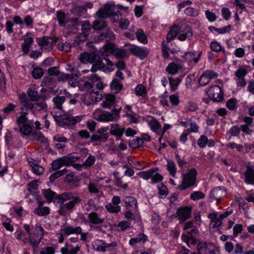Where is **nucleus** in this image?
<instances>
[{"instance_id":"nucleus-63","label":"nucleus","mask_w":254,"mask_h":254,"mask_svg":"<svg viewBox=\"0 0 254 254\" xmlns=\"http://www.w3.org/2000/svg\"><path fill=\"white\" fill-rule=\"evenodd\" d=\"M167 189L165 186L163 185L159 188V197L163 198L167 196Z\"/></svg>"},{"instance_id":"nucleus-33","label":"nucleus","mask_w":254,"mask_h":254,"mask_svg":"<svg viewBox=\"0 0 254 254\" xmlns=\"http://www.w3.org/2000/svg\"><path fill=\"white\" fill-rule=\"evenodd\" d=\"M34 213L39 216H46L49 214L50 209L47 206H38L34 209Z\"/></svg>"},{"instance_id":"nucleus-39","label":"nucleus","mask_w":254,"mask_h":254,"mask_svg":"<svg viewBox=\"0 0 254 254\" xmlns=\"http://www.w3.org/2000/svg\"><path fill=\"white\" fill-rule=\"evenodd\" d=\"M156 171L155 169H150L146 172H139L137 175L144 180H148L153 175Z\"/></svg>"},{"instance_id":"nucleus-38","label":"nucleus","mask_w":254,"mask_h":254,"mask_svg":"<svg viewBox=\"0 0 254 254\" xmlns=\"http://www.w3.org/2000/svg\"><path fill=\"white\" fill-rule=\"evenodd\" d=\"M111 88L116 93L119 92L123 88V85L121 84L118 79H114L111 84Z\"/></svg>"},{"instance_id":"nucleus-34","label":"nucleus","mask_w":254,"mask_h":254,"mask_svg":"<svg viewBox=\"0 0 254 254\" xmlns=\"http://www.w3.org/2000/svg\"><path fill=\"white\" fill-rule=\"evenodd\" d=\"M167 168L168 171L169 172V174L172 177H174L176 173V168L175 163L172 160H168Z\"/></svg>"},{"instance_id":"nucleus-61","label":"nucleus","mask_w":254,"mask_h":254,"mask_svg":"<svg viewBox=\"0 0 254 254\" xmlns=\"http://www.w3.org/2000/svg\"><path fill=\"white\" fill-rule=\"evenodd\" d=\"M177 35V31L173 29H171L168 33L166 39L168 42L174 39Z\"/></svg>"},{"instance_id":"nucleus-47","label":"nucleus","mask_w":254,"mask_h":254,"mask_svg":"<svg viewBox=\"0 0 254 254\" xmlns=\"http://www.w3.org/2000/svg\"><path fill=\"white\" fill-rule=\"evenodd\" d=\"M230 28L231 26L230 25H228L222 28H217L214 26H209L208 29L211 31L215 30L219 34H224L226 33L227 32H229L230 29Z\"/></svg>"},{"instance_id":"nucleus-44","label":"nucleus","mask_w":254,"mask_h":254,"mask_svg":"<svg viewBox=\"0 0 254 254\" xmlns=\"http://www.w3.org/2000/svg\"><path fill=\"white\" fill-rule=\"evenodd\" d=\"M44 74V70L41 67L34 68L32 70V76L35 79L41 78Z\"/></svg>"},{"instance_id":"nucleus-4","label":"nucleus","mask_w":254,"mask_h":254,"mask_svg":"<svg viewBox=\"0 0 254 254\" xmlns=\"http://www.w3.org/2000/svg\"><path fill=\"white\" fill-rule=\"evenodd\" d=\"M115 6L114 4L106 3L103 6L100 7L94 14V17L98 19H105L110 17L112 16H118L120 14V11H115Z\"/></svg>"},{"instance_id":"nucleus-24","label":"nucleus","mask_w":254,"mask_h":254,"mask_svg":"<svg viewBox=\"0 0 254 254\" xmlns=\"http://www.w3.org/2000/svg\"><path fill=\"white\" fill-rule=\"evenodd\" d=\"M105 66V63L103 62L101 58H98V59H96V61L93 63L91 68V71L95 72L104 68Z\"/></svg>"},{"instance_id":"nucleus-1","label":"nucleus","mask_w":254,"mask_h":254,"mask_svg":"<svg viewBox=\"0 0 254 254\" xmlns=\"http://www.w3.org/2000/svg\"><path fill=\"white\" fill-rule=\"evenodd\" d=\"M42 192L48 202H53L60 205L58 213L61 216L70 213L75 205L81 202V198L75 192L66 191L57 194L50 189L43 190Z\"/></svg>"},{"instance_id":"nucleus-57","label":"nucleus","mask_w":254,"mask_h":254,"mask_svg":"<svg viewBox=\"0 0 254 254\" xmlns=\"http://www.w3.org/2000/svg\"><path fill=\"white\" fill-rule=\"evenodd\" d=\"M99 91H94L93 90L90 94V98L92 99V101L97 102L100 101L101 98V95H99Z\"/></svg>"},{"instance_id":"nucleus-51","label":"nucleus","mask_w":254,"mask_h":254,"mask_svg":"<svg viewBox=\"0 0 254 254\" xmlns=\"http://www.w3.org/2000/svg\"><path fill=\"white\" fill-rule=\"evenodd\" d=\"M205 197L204 194L200 191H194L190 195V199L193 200H196L199 199L203 198Z\"/></svg>"},{"instance_id":"nucleus-46","label":"nucleus","mask_w":254,"mask_h":254,"mask_svg":"<svg viewBox=\"0 0 254 254\" xmlns=\"http://www.w3.org/2000/svg\"><path fill=\"white\" fill-rule=\"evenodd\" d=\"M166 70L169 73L174 74L178 72V65L174 63H171L169 64Z\"/></svg>"},{"instance_id":"nucleus-23","label":"nucleus","mask_w":254,"mask_h":254,"mask_svg":"<svg viewBox=\"0 0 254 254\" xmlns=\"http://www.w3.org/2000/svg\"><path fill=\"white\" fill-rule=\"evenodd\" d=\"M245 182L250 184H254V170L250 167H247V171L244 173Z\"/></svg>"},{"instance_id":"nucleus-15","label":"nucleus","mask_w":254,"mask_h":254,"mask_svg":"<svg viewBox=\"0 0 254 254\" xmlns=\"http://www.w3.org/2000/svg\"><path fill=\"white\" fill-rule=\"evenodd\" d=\"M177 214L179 220L184 222L190 217L191 209L188 207L180 208L177 210Z\"/></svg>"},{"instance_id":"nucleus-41","label":"nucleus","mask_w":254,"mask_h":254,"mask_svg":"<svg viewBox=\"0 0 254 254\" xmlns=\"http://www.w3.org/2000/svg\"><path fill=\"white\" fill-rule=\"evenodd\" d=\"M32 127L28 124H24L22 126L19 127L20 132L24 135H28L32 132Z\"/></svg>"},{"instance_id":"nucleus-62","label":"nucleus","mask_w":254,"mask_h":254,"mask_svg":"<svg viewBox=\"0 0 254 254\" xmlns=\"http://www.w3.org/2000/svg\"><path fill=\"white\" fill-rule=\"evenodd\" d=\"M52 168L54 170H57L61 168L63 166V164L60 158L53 161L52 163Z\"/></svg>"},{"instance_id":"nucleus-6","label":"nucleus","mask_w":254,"mask_h":254,"mask_svg":"<svg viewBox=\"0 0 254 254\" xmlns=\"http://www.w3.org/2000/svg\"><path fill=\"white\" fill-rule=\"evenodd\" d=\"M115 6L114 4L106 3L103 6L100 7L94 14V17L98 19H105L110 17L112 16H118L120 14V11H115Z\"/></svg>"},{"instance_id":"nucleus-56","label":"nucleus","mask_w":254,"mask_h":254,"mask_svg":"<svg viewBox=\"0 0 254 254\" xmlns=\"http://www.w3.org/2000/svg\"><path fill=\"white\" fill-rule=\"evenodd\" d=\"M182 57L186 62H190L192 60L194 61V59H195L194 54L191 52H186Z\"/></svg>"},{"instance_id":"nucleus-2","label":"nucleus","mask_w":254,"mask_h":254,"mask_svg":"<svg viewBox=\"0 0 254 254\" xmlns=\"http://www.w3.org/2000/svg\"><path fill=\"white\" fill-rule=\"evenodd\" d=\"M53 117L59 126L68 127H70L80 122L82 119V116H79L73 117L70 115L62 116L54 115Z\"/></svg>"},{"instance_id":"nucleus-5","label":"nucleus","mask_w":254,"mask_h":254,"mask_svg":"<svg viewBox=\"0 0 254 254\" xmlns=\"http://www.w3.org/2000/svg\"><path fill=\"white\" fill-rule=\"evenodd\" d=\"M115 6L114 4L106 3L103 6L100 7L94 14V17L98 19H105L110 17L112 16H118L120 14V11H115Z\"/></svg>"},{"instance_id":"nucleus-43","label":"nucleus","mask_w":254,"mask_h":254,"mask_svg":"<svg viewBox=\"0 0 254 254\" xmlns=\"http://www.w3.org/2000/svg\"><path fill=\"white\" fill-rule=\"evenodd\" d=\"M136 37L137 38V40L143 43H146L147 42V38L143 30L141 29H138L135 33Z\"/></svg>"},{"instance_id":"nucleus-37","label":"nucleus","mask_w":254,"mask_h":254,"mask_svg":"<svg viewBox=\"0 0 254 254\" xmlns=\"http://www.w3.org/2000/svg\"><path fill=\"white\" fill-rule=\"evenodd\" d=\"M142 145L143 140L139 137H136L135 139H132L129 142V146L131 148H137Z\"/></svg>"},{"instance_id":"nucleus-48","label":"nucleus","mask_w":254,"mask_h":254,"mask_svg":"<svg viewBox=\"0 0 254 254\" xmlns=\"http://www.w3.org/2000/svg\"><path fill=\"white\" fill-rule=\"evenodd\" d=\"M169 81L172 90L175 91L177 89L179 83H180L181 79L179 78H173L172 77H170L169 78Z\"/></svg>"},{"instance_id":"nucleus-11","label":"nucleus","mask_w":254,"mask_h":254,"mask_svg":"<svg viewBox=\"0 0 254 254\" xmlns=\"http://www.w3.org/2000/svg\"><path fill=\"white\" fill-rule=\"evenodd\" d=\"M96 41L98 42L105 40L109 43L110 41L113 40L116 38L115 34L109 28L105 29V30L100 33L97 36Z\"/></svg>"},{"instance_id":"nucleus-53","label":"nucleus","mask_w":254,"mask_h":254,"mask_svg":"<svg viewBox=\"0 0 254 254\" xmlns=\"http://www.w3.org/2000/svg\"><path fill=\"white\" fill-rule=\"evenodd\" d=\"M135 92L137 95L143 96L146 94V89L142 84H139L135 89Z\"/></svg>"},{"instance_id":"nucleus-31","label":"nucleus","mask_w":254,"mask_h":254,"mask_svg":"<svg viewBox=\"0 0 254 254\" xmlns=\"http://www.w3.org/2000/svg\"><path fill=\"white\" fill-rule=\"evenodd\" d=\"M56 40H54L51 37H43L42 39H40L38 41V44L40 46H51L54 43L56 42Z\"/></svg>"},{"instance_id":"nucleus-7","label":"nucleus","mask_w":254,"mask_h":254,"mask_svg":"<svg viewBox=\"0 0 254 254\" xmlns=\"http://www.w3.org/2000/svg\"><path fill=\"white\" fill-rule=\"evenodd\" d=\"M196 170L194 168L191 169L189 173L184 175L182 184L179 185L178 188L181 190H184L194 185L196 182Z\"/></svg>"},{"instance_id":"nucleus-60","label":"nucleus","mask_w":254,"mask_h":254,"mask_svg":"<svg viewBox=\"0 0 254 254\" xmlns=\"http://www.w3.org/2000/svg\"><path fill=\"white\" fill-rule=\"evenodd\" d=\"M207 141L208 139L206 136L201 135L197 141V144L200 148H203L205 146Z\"/></svg>"},{"instance_id":"nucleus-22","label":"nucleus","mask_w":254,"mask_h":254,"mask_svg":"<svg viewBox=\"0 0 254 254\" xmlns=\"http://www.w3.org/2000/svg\"><path fill=\"white\" fill-rule=\"evenodd\" d=\"M108 138V134H101L96 131V133L90 137V142H105Z\"/></svg>"},{"instance_id":"nucleus-27","label":"nucleus","mask_w":254,"mask_h":254,"mask_svg":"<svg viewBox=\"0 0 254 254\" xmlns=\"http://www.w3.org/2000/svg\"><path fill=\"white\" fill-rule=\"evenodd\" d=\"M88 218L89 221L94 224H101L104 221V219L100 218L96 212H91L89 213Z\"/></svg>"},{"instance_id":"nucleus-17","label":"nucleus","mask_w":254,"mask_h":254,"mask_svg":"<svg viewBox=\"0 0 254 254\" xmlns=\"http://www.w3.org/2000/svg\"><path fill=\"white\" fill-rule=\"evenodd\" d=\"M92 27L95 31H101L107 27V22L103 19L94 20L92 24Z\"/></svg>"},{"instance_id":"nucleus-10","label":"nucleus","mask_w":254,"mask_h":254,"mask_svg":"<svg viewBox=\"0 0 254 254\" xmlns=\"http://www.w3.org/2000/svg\"><path fill=\"white\" fill-rule=\"evenodd\" d=\"M121 109V108L119 109H114L111 113L100 115L98 117V120L101 122L113 121L118 120L119 118V112Z\"/></svg>"},{"instance_id":"nucleus-14","label":"nucleus","mask_w":254,"mask_h":254,"mask_svg":"<svg viewBox=\"0 0 254 254\" xmlns=\"http://www.w3.org/2000/svg\"><path fill=\"white\" fill-rule=\"evenodd\" d=\"M105 50L106 51L113 50L114 56L117 58L123 59L126 56V52L125 50L121 49H113V45L111 43L106 44L104 47Z\"/></svg>"},{"instance_id":"nucleus-52","label":"nucleus","mask_w":254,"mask_h":254,"mask_svg":"<svg viewBox=\"0 0 254 254\" xmlns=\"http://www.w3.org/2000/svg\"><path fill=\"white\" fill-rule=\"evenodd\" d=\"M210 81V78H209V77H207L205 74V72H204L203 74L201 75L199 79L198 83L200 85L204 86L208 84Z\"/></svg>"},{"instance_id":"nucleus-35","label":"nucleus","mask_w":254,"mask_h":254,"mask_svg":"<svg viewBox=\"0 0 254 254\" xmlns=\"http://www.w3.org/2000/svg\"><path fill=\"white\" fill-rule=\"evenodd\" d=\"M56 15L59 25L62 27L66 25L65 21V14L64 12L62 11H58L56 13Z\"/></svg>"},{"instance_id":"nucleus-36","label":"nucleus","mask_w":254,"mask_h":254,"mask_svg":"<svg viewBox=\"0 0 254 254\" xmlns=\"http://www.w3.org/2000/svg\"><path fill=\"white\" fill-rule=\"evenodd\" d=\"M67 172L66 169H64L62 170L57 171L55 173L52 174L49 178L51 182H53L55 180L57 179L59 177L63 176Z\"/></svg>"},{"instance_id":"nucleus-8","label":"nucleus","mask_w":254,"mask_h":254,"mask_svg":"<svg viewBox=\"0 0 254 254\" xmlns=\"http://www.w3.org/2000/svg\"><path fill=\"white\" fill-rule=\"evenodd\" d=\"M45 231L40 225L36 224L33 236L29 237L30 243L33 247H37L43 238Z\"/></svg>"},{"instance_id":"nucleus-16","label":"nucleus","mask_w":254,"mask_h":254,"mask_svg":"<svg viewBox=\"0 0 254 254\" xmlns=\"http://www.w3.org/2000/svg\"><path fill=\"white\" fill-rule=\"evenodd\" d=\"M150 120H147L148 125L152 131L160 135L161 131V126L159 122L153 117H149Z\"/></svg>"},{"instance_id":"nucleus-50","label":"nucleus","mask_w":254,"mask_h":254,"mask_svg":"<svg viewBox=\"0 0 254 254\" xmlns=\"http://www.w3.org/2000/svg\"><path fill=\"white\" fill-rule=\"evenodd\" d=\"M107 210L112 213H118L121 210V207L119 205H114V204L109 203L106 205Z\"/></svg>"},{"instance_id":"nucleus-42","label":"nucleus","mask_w":254,"mask_h":254,"mask_svg":"<svg viewBox=\"0 0 254 254\" xmlns=\"http://www.w3.org/2000/svg\"><path fill=\"white\" fill-rule=\"evenodd\" d=\"M27 113L24 112H21L20 113V116L17 119L16 123L19 127L23 126L27 122L28 118L26 117Z\"/></svg>"},{"instance_id":"nucleus-3","label":"nucleus","mask_w":254,"mask_h":254,"mask_svg":"<svg viewBox=\"0 0 254 254\" xmlns=\"http://www.w3.org/2000/svg\"><path fill=\"white\" fill-rule=\"evenodd\" d=\"M115 6L114 4L106 3L103 6L100 7L94 14V17L98 19H105L110 17L112 16H118L120 14V11H115Z\"/></svg>"},{"instance_id":"nucleus-49","label":"nucleus","mask_w":254,"mask_h":254,"mask_svg":"<svg viewBox=\"0 0 254 254\" xmlns=\"http://www.w3.org/2000/svg\"><path fill=\"white\" fill-rule=\"evenodd\" d=\"M28 95L32 101H37L40 98L38 92L34 89H29Z\"/></svg>"},{"instance_id":"nucleus-64","label":"nucleus","mask_w":254,"mask_h":254,"mask_svg":"<svg viewBox=\"0 0 254 254\" xmlns=\"http://www.w3.org/2000/svg\"><path fill=\"white\" fill-rule=\"evenodd\" d=\"M55 249L53 247H47L40 252V254H54Z\"/></svg>"},{"instance_id":"nucleus-20","label":"nucleus","mask_w":254,"mask_h":254,"mask_svg":"<svg viewBox=\"0 0 254 254\" xmlns=\"http://www.w3.org/2000/svg\"><path fill=\"white\" fill-rule=\"evenodd\" d=\"M79 250L78 246L73 248L71 245L66 244L65 247L61 249V251L62 254H76Z\"/></svg>"},{"instance_id":"nucleus-40","label":"nucleus","mask_w":254,"mask_h":254,"mask_svg":"<svg viewBox=\"0 0 254 254\" xmlns=\"http://www.w3.org/2000/svg\"><path fill=\"white\" fill-rule=\"evenodd\" d=\"M124 128H120L119 125H113L111 126L110 132L112 135H116L117 134H121L124 133Z\"/></svg>"},{"instance_id":"nucleus-26","label":"nucleus","mask_w":254,"mask_h":254,"mask_svg":"<svg viewBox=\"0 0 254 254\" xmlns=\"http://www.w3.org/2000/svg\"><path fill=\"white\" fill-rule=\"evenodd\" d=\"M197 250L199 254H209L213 252V251H211L208 249L206 243H199L197 245Z\"/></svg>"},{"instance_id":"nucleus-21","label":"nucleus","mask_w":254,"mask_h":254,"mask_svg":"<svg viewBox=\"0 0 254 254\" xmlns=\"http://www.w3.org/2000/svg\"><path fill=\"white\" fill-rule=\"evenodd\" d=\"M94 86L93 83L84 79H79L78 81L79 89L80 91H87L91 90Z\"/></svg>"},{"instance_id":"nucleus-58","label":"nucleus","mask_w":254,"mask_h":254,"mask_svg":"<svg viewBox=\"0 0 254 254\" xmlns=\"http://www.w3.org/2000/svg\"><path fill=\"white\" fill-rule=\"evenodd\" d=\"M130 224L126 221L120 222L118 225V231H123L129 227Z\"/></svg>"},{"instance_id":"nucleus-29","label":"nucleus","mask_w":254,"mask_h":254,"mask_svg":"<svg viewBox=\"0 0 254 254\" xmlns=\"http://www.w3.org/2000/svg\"><path fill=\"white\" fill-rule=\"evenodd\" d=\"M65 97L63 96L57 95L53 98V102L56 107L60 110H63L62 104L65 101Z\"/></svg>"},{"instance_id":"nucleus-19","label":"nucleus","mask_w":254,"mask_h":254,"mask_svg":"<svg viewBox=\"0 0 254 254\" xmlns=\"http://www.w3.org/2000/svg\"><path fill=\"white\" fill-rule=\"evenodd\" d=\"M82 34L80 36L83 38V40H85L88 36V32H89L92 27L89 21H85L81 24Z\"/></svg>"},{"instance_id":"nucleus-9","label":"nucleus","mask_w":254,"mask_h":254,"mask_svg":"<svg viewBox=\"0 0 254 254\" xmlns=\"http://www.w3.org/2000/svg\"><path fill=\"white\" fill-rule=\"evenodd\" d=\"M209 97L214 102H221L224 99V95L221 88L218 85L211 87L207 92Z\"/></svg>"},{"instance_id":"nucleus-32","label":"nucleus","mask_w":254,"mask_h":254,"mask_svg":"<svg viewBox=\"0 0 254 254\" xmlns=\"http://www.w3.org/2000/svg\"><path fill=\"white\" fill-rule=\"evenodd\" d=\"M125 202L127 207H133L135 209L137 208V201L132 196H127L125 199Z\"/></svg>"},{"instance_id":"nucleus-30","label":"nucleus","mask_w":254,"mask_h":254,"mask_svg":"<svg viewBox=\"0 0 254 254\" xmlns=\"http://www.w3.org/2000/svg\"><path fill=\"white\" fill-rule=\"evenodd\" d=\"M29 165L32 168V171L35 174L40 175L43 173L44 168L39 165L33 162H29Z\"/></svg>"},{"instance_id":"nucleus-45","label":"nucleus","mask_w":254,"mask_h":254,"mask_svg":"<svg viewBox=\"0 0 254 254\" xmlns=\"http://www.w3.org/2000/svg\"><path fill=\"white\" fill-rule=\"evenodd\" d=\"M186 32L185 33H182L178 36V39L180 41H184L187 38H189L192 36V33L189 27H187L186 29Z\"/></svg>"},{"instance_id":"nucleus-54","label":"nucleus","mask_w":254,"mask_h":254,"mask_svg":"<svg viewBox=\"0 0 254 254\" xmlns=\"http://www.w3.org/2000/svg\"><path fill=\"white\" fill-rule=\"evenodd\" d=\"M95 157L91 155H89L85 161L83 163L84 166L86 168L93 165L95 162Z\"/></svg>"},{"instance_id":"nucleus-18","label":"nucleus","mask_w":254,"mask_h":254,"mask_svg":"<svg viewBox=\"0 0 254 254\" xmlns=\"http://www.w3.org/2000/svg\"><path fill=\"white\" fill-rule=\"evenodd\" d=\"M224 194V190L220 187H217L211 191L210 197L219 201Z\"/></svg>"},{"instance_id":"nucleus-55","label":"nucleus","mask_w":254,"mask_h":254,"mask_svg":"<svg viewBox=\"0 0 254 254\" xmlns=\"http://www.w3.org/2000/svg\"><path fill=\"white\" fill-rule=\"evenodd\" d=\"M237 100L235 98L229 99L226 103V107L230 110H234L236 108Z\"/></svg>"},{"instance_id":"nucleus-13","label":"nucleus","mask_w":254,"mask_h":254,"mask_svg":"<svg viewBox=\"0 0 254 254\" xmlns=\"http://www.w3.org/2000/svg\"><path fill=\"white\" fill-rule=\"evenodd\" d=\"M98 54L95 52L84 53L80 55L79 60L83 63H93L97 58Z\"/></svg>"},{"instance_id":"nucleus-12","label":"nucleus","mask_w":254,"mask_h":254,"mask_svg":"<svg viewBox=\"0 0 254 254\" xmlns=\"http://www.w3.org/2000/svg\"><path fill=\"white\" fill-rule=\"evenodd\" d=\"M129 50L132 55L141 60L145 58L148 54V51L147 49L135 46L129 48Z\"/></svg>"},{"instance_id":"nucleus-25","label":"nucleus","mask_w":254,"mask_h":254,"mask_svg":"<svg viewBox=\"0 0 254 254\" xmlns=\"http://www.w3.org/2000/svg\"><path fill=\"white\" fill-rule=\"evenodd\" d=\"M115 101V96L112 94L106 95L105 101L102 103V107L104 108H110L114 104Z\"/></svg>"},{"instance_id":"nucleus-59","label":"nucleus","mask_w":254,"mask_h":254,"mask_svg":"<svg viewBox=\"0 0 254 254\" xmlns=\"http://www.w3.org/2000/svg\"><path fill=\"white\" fill-rule=\"evenodd\" d=\"M31 135L35 139L44 142V136L40 131L32 132Z\"/></svg>"},{"instance_id":"nucleus-28","label":"nucleus","mask_w":254,"mask_h":254,"mask_svg":"<svg viewBox=\"0 0 254 254\" xmlns=\"http://www.w3.org/2000/svg\"><path fill=\"white\" fill-rule=\"evenodd\" d=\"M69 77L68 78L67 81L68 84L72 87H75L78 86V74L77 73H70L69 75Z\"/></svg>"}]
</instances>
